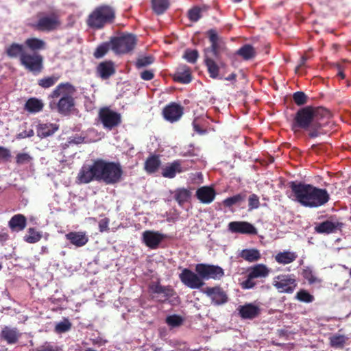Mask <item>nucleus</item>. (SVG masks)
Listing matches in <instances>:
<instances>
[{"mask_svg": "<svg viewBox=\"0 0 351 351\" xmlns=\"http://www.w3.org/2000/svg\"><path fill=\"white\" fill-rule=\"evenodd\" d=\"M337 69H338V76H339L341 79H344L346 77V75L343 73V69L340 64H337Z\"/></svg>", "mask_w": 351, "mask_h": 351, "instance_id": "58", "label": "nucleus"}, {"mask_svg": "<svg viewBox=\"0 0 351 351\" xmlns=\"http://www.w3.org/2000/svg\"><path fill=\"white\" fill-rule=\"evenodd\" d=\"M306 60H307V58L306 56H303L301 57L300 63L296 68V71H298V69H299L300 68H301L302 66H303L305 64Z\"/></svg>", "mask_w": 351, "mask_h": 351, "instance_id": "59", "label": "nucleus"}, {"mask_svg": "<svg viewBox=\"0 0 351 351\" xmlns=\"http://www.w3.org/2000/svg\"><path fill=\"white\" fill-rule=\"evenodd\" d=\"M191 193L189 190L184 188H180L174 192V199L180 206H182L191 198Z\"/></svg>", "mask_w": 351, "mask_h": 351, "instance_id": "35", "label": "nucleus"}, {"mask_svg": "<svg viewBox=\"0 0 351 351\" xmlns=\"http://www.w3.org/2000/svg\"><path fill=\"white\" fill-rule=\"evenodd\" d=\"M202 292L210 298L212 303L215 306L224 304L228 300L226 292L220 286L206 287Z\"/></svg>", "mask_w": 351, "mask_h": 351, "instance_id": "15", "label": "nucleus"}, {"mask_svg": "<svg viewBox=\"0 0 351 351\" xmlns=\"http://www.w3.org/2000/svg\"><path fill=\"white\" fill-rule=\"evenodd\" d=\"M44 104L41 99L36 97H31L27 100L24 106V110L30 113H37L43 110Z\"/></svg>", "mask_w": 351, "mask_h": 351, "instance_id": "29", "label": "nucleus"}, {"mask_svg": "<svg viewBox=\"0 0 351 351\" xmlns=\"http://www.w3.org/2000/svg\"><path fill=\"white\" fill-rule=\"evenodd\" d=\"M331 114L326 108L311 106H305L298 110L292 122V130L297 132L304 130L311 138L326 134L325 129L329 123Z\"/></svg>", "mask_w": 351, "mask_h": 351, "instance_id": "1", "label": "nucleus"}, {"mask_svg": "<svg viewBox=\"0 0 351 351\" xmlns=\"http://www.w3.org/2000/svg\"><path fill=\"white\" fill-rule=\"evenodd\" d=\"M154 77V74L152 70H145L141 73V77L144 80H151Z\"/></svg>", "mask_w": 351, "mask_h": 351, "instance_id": "55", "label": "nucleus"}, {"mask_svg": "<svg viewBox=\"0 0 351 351\" xmlns=\"http://www.w3.org/2000/svg\"><path fill=\"white\" fill-rule=\"evenodd\" d=\"M308 97L302 91H298L293 93V99L298 106H302L307 102Z\"/></svg>", "mask_w": 351, "mask_h": 351, "instance_id": "47", "label": "nucleus"}, {"mask_svg": "<svg viewBox=\"0 0 351 351\" xmlns=\"http://www.w3.org/2000/svg\"><path fill=\"white\" fill-rule=\"evenodd\" d=\"M237 78V75L234 73H231L228 77H225L224 79L228 81H232L235 80Z\"/></svg>", "mask_w": 351, "mask_h": 351, "instance_id": "61", "label": "nucleus"}, {"mask_svg": "<svg viewBox=\"0 0 351 351\" xmlns=\"http://www.w3.org/2000/svg\"><path fill=\"white\" fill-rule=\"evenodd\" d=\"M182 322L183 320L182 317L176 315H169L166 319L167 324L172 327L180 326L182 324Z\"/></svg>", "mask_w": 351, "mask_h": 351, "instance_id": "49", "label": "nucleus"}, {"mask_svg": "<svg viewBox=\"0 0 351 351\" xmlns=\"http://www.w3.org/2000/svg\"><path fill=\"white\" fill-rule=\"evenodd\" d=\"M43 237L41 232L37 231L35 228H29L27 234L23 237V240L28 243H36Z\"/></svg>", "mask_w": 351, "mask_h": 351, "instance_id": "37", "label": "nucleus"}, {"mask_svg": "<svg viewBox=\"0 0 351 351\" xmlns=\"http://www.w3.org/2000/svg\"><path fill=\"white\" fill-rule=\"evenodd\" d=\"M193 125L194 130L196 131L197 133L201 134L204 133V131L201 129V127L198 124L193 122Z\"/></svg>", "mask_w": 351, "mask_h": 351, "instance_id": "60", "label": "nucleus"}, {"mask_svg": "<svg viewBox=\"0 0 351 351\" xmlns=\"http://www.w3.org/2000/svg\"><path fill=\"white\" fill-rule=\"evenodd\" d=\"M349 275H350V278H351V269H350V271H349Z\"/></svg>", "mask_w": 351, "mask_h": 351, "instance_id": "64", "label": "nucleus"}, {"mask_svg": "<svg viewBox=\"0 0 351 351\" xmlns=\"http://www.w3.org/2000/svg\"><path fill=\"white\" fill-rule=\"evenodd\" d=\"M348 340V337L343 335L335 334L329 338L330 346L334 348L342 349Z\"/></svg>", "mask_w": 351, "mask_h": 351, "instance_id": "38", "label": "nucleus"}, {"mask_svg": "<svg viewBox=\"0 0 351 351\" xmlns=\"http://www.w3.org/2000/svg\"><path fill=\"white\" fill-rule=\"evenodd\" d=\"M109 222L108 218L105 217L99 221V229L101 232H108L109 230Z\"/></svg>", "mask_w": 351, "mask_h": 351, "instance_id": "53", "label": "nucleus"}, {"mask_svg": "<svg viewBox=\"0 0 351 351\" xmlns=\"http://www.w3.org/2000/svg\"><path fill=\"white\" fill-rule=\"evenodd\" d=\"M123 174V170L120 162L97 159L90 165H83L77 178L81 184L96 180L113 185L121 182Z\"/></svg>", "mask_w": 351, "mask_h": 351, "instance_id": "2", "label": "nucleus"}, {"mask_svg": "<svg viewBox=\"0 0 351 351\" xmlns=\"http://www.w3.org/2000/svg\"><path fill=\"white\" fill-rule=\"evenodd\" d=\"M34 134L33 130H29V131H23L19 134V138H24L26 137H32Z\"/></svg>", "mask_w": 351, "mask_h": 351, "instance_id": "57", "label": "nucleus"}, {"mask_svg": "<svg viewBox=\"0 0 351 351\" xmlns=\"http://www.w3.org/2000/svg\"><path fill=\"white\" fill-rule=\"evenodd\" d=\"M116 72L114 62L112 60L103 61L97 66L96 74L102 80H108Z\"/></svg>", "mask_w": 351, "mask_h": 351, "instance_id": "18", "label": "nucleus"}, {"mask_svg": "<svg viewBox=\"0 0 351 351\" xmlns=\"http://www.w3.org/2000/svg\"><path fill=\"white\" fill-rule=\"evenodd\" d=\"M5 53L10 58H19L21 65L34 75H38L44 69V57L40 53H29L24 44L12 43L5 47Z\"/></svg>", "mask_w": 351, "mask_h": 351, "instance_id": "6", "label": "nucleus"}, {"mask_svg": "<svg viewBox=\"0 0 351 351\" xmlns=\"http://www.w3.org/2000/svg\"><path fill=\"white\" fill-rule=\"evenodd\" d=\"M111 48L110 41L109 43H103L99 45L93 53V56L95 58L99 59L103 58Z\"/></svg>", "mask_w": 351, "mask_h": 351, "instance_id": "41", "label": "nucleus"}, {"mask_svg": "<svg viewBox=\"0 0 351 351\" xmlns=\"http://www.w3.org/2000/svg\"><path fill=\"white\" fill-rule=\"evenodd\" d=\"M181 161L179 160H174L173 162L166 165L162 168V176L167 178H173L177 173L183 172Z\"/></svg>", "mask_w": 351, "mask_h": 351, "instance_id": "25", "label": "nucleus"}, {"mask_svg": "<svg viewBox=\"0 0 351 351\" xmlns=\"http://www.w3.org/2000/svg\"><path fill=\"white\" fill-rule=\"evenodd\" d=\"M247 197L246 192H241L232 197H229L223 200L222 204L226 208H231L234 205H240L245 202Z\"/></svg>", "mask_w": 351, "mask_h": 351, "instance_id": "32", "label": "nucleus"}, {"mask_svg": "<svg viewBox=\"0 0 351 351\" xmlns=\"http://www.w3.org/2000/svg\"><path fill=\"white\" fill-rule=\"evenodd\" d=\"M10 158V151L4 147L0 146V160L8 161Z\"/></svg>", "mask_w": 351, "mask_h": 351, "instance_id": "54", "label": "nucleus"}, {"mask_svg": "<svg viewBox=\"0 0 351 351\" xmlns=\"http://www.w3.org/2000/svg\"><path fill=\"white\" fill-rule=\"evenodd\" d=\"M165 235L155 231L146 230L143 233V241L148 247L155 250L165 239Z\"/></svg>", "mask_w": 351, "mask_h": 351, "instance_id": "17", "label": "nucleus"}, {"mask_svg": "<svg viewBox=\"0 0 351 351\" xmlns=\"http://www.w3.org/2000/svg\"><path fill=\"white\" fill-rule=\"evenodd\" d=\"M1 339L5 341L8 344L16 343L21 335L17 328H11L8 326H5L0 334Z\"/></svg>", "mask_w": 351, "mask_h": 351, "instance_id": "28", "label": "nucleus"}, {"mask_svg": "<svg viewBox=\"0 0 351 351\" xmlns=\"http://www.w3.org/2000/svg\"><path fill=\"white\" fill-rule=\"evenodd\" d=\"M65 237L72 245L77 247L85 245L88 241V237L85 232H70Z\"/></svg>", "mask_w": 351, "mask_h": 351, "instance_id": "24", "label": "nucleus"}, {"mask_svg": "<svg viewBox=\"0 0 351 351\" xmlns=\"http://www.w3.org/2000/svg\"><path fill=\"white\" fill-rule=\"evenodd\" d=\"M32 160V157L26 153H20L16 155V162L19 165H23L29 162Z\"/></svg>", "mask_w": 351, "mask_h": 351, "instance_id": "51", "label": "nucleus"}, {"mask_svg": "<svg viewBox=\"0 0 351 351\" xmlns=\"http://www.w3.org/2000/svg\"><path fill=\"white\" fill-rule=\"evenodd\" d=\"M343 226L341 222L326 220L317 224L315 227V231L319 234H330L341 230Z\"/></svg>", "mask_w": 351, "mask_h": 351, "instance_id": "20", "label": "nucleus"}, {"mask_svg": "<svg viewBox=\"0 0 351 351\" xmlns=\"http://www.w3.org/2000/svg\"><path fill=\"white\" fill-rule=\"evenodd\" d=\"M37 21L30 24L34 29L41 32H51L59 29L62 25L60 16L52 12L49 14L39 13Z\"/></svg>", "mask_w": 351, "mask_h": 351, "instance_id": "9", "label": "nucleus"}, {"mask_svg": "<svg viewBox=\"0 0 351 351\" xmlns=\"http://www.w3.org/2000/svg\"><path fill=\"white\" fill-rule=\"evenodd\" d=\"M295 298L298 300L305 303L313 302L315 299L314 296L305 289H300L298 291Z\"/></svg>", "mask_w": 351, "mask_h": 351, "instance_id": "42", "label": "nucleus"}, {"mask_svg": "<svg viewBox=\"0 0 351 351\" xmlns=\"http://www.w3.org/2000/svg\"><path fill=\"white\" fill-rule=\"evenodd\" d=\"M161 161L159 156L153 155L148 157L145 162V170L149 173H155L159 168Z\"/></svg>", "mask_w": 351, "mask_h": 351, "instance_id": "33", "label": "nucleus"}, {"mask_svg": "<svg viewBox=\"0 0 351 351\" xmlns=\"http://www.w3.org/2000/svg\"><path fill=\"white\" fill-rule=\"evenodd\" d=\"M71 328V324L68 320H66L58 323L56 326V331L59 333H62L69 330Z\"/></svg>", "mask_w": 351, "mask_h": 351, "instance_id": "50", "label": "nucleus"}, {"mask_svg": "<svg viewBox=\"0 0 351 351\" xmlns=\"http://www.w3.org/2000/svg\"><path fill=\"white\" fill-rule=\"evenodd\" d=\"M76 88L70 82L59 84L51 93L49 97H60L58 103L53 104L59 113L69 114L75 106L73 95L76 93Z\"/></svg>", "mask_w": 351, "mask_h": 351, "instance_id": "7", "label": "nucleus"}, {"mask_svg": "<svg viewBox=\"0 0 351 351\" xmlns=\"http://www.w3.org/2000/svg\"><path fill=\"white\" fill-rule=\"evenodd\" d=\"M184 114V107L176 102H171L164 107L162 114L163 118L170 122L178 121Z\"/></svg>", "mask_w": 351, "mask_h": 351, "instance_id": "14", "label": "nucleus"}, {"mask_svg": "<svg viewBox=\"0 0 351 351\" xmlns=\"http://www.w3.org/2000/svg\"><path fill=\"white\" fill-rule=\"evenodd\" d=\"M169 6V0H152V9L158 15L163 14Z\"/></svg>", "mask_w": 351, "mask_h": 351, "instance_id": "39", "label": "nucleus"}, {"mask_svg": "<svg viewBox=\"0 0 351 351\" xmlns=\"http://www.w3.org/2000/svg\"><path fill=\"white\" fill-rule=\"evenodd\" d=\"M58 80L59 77L58 76H48L38 80V84L43 88H48L55 85Z\"/></svg>", "mask_w": 351, "mask_h": 351, "instance_id": "40", "label": "nucleus"}, {"mask_svg": "<svg viewBox=\"0 0 351 351\" xmlns=\"http://www.w3.org/2000/svg\"><path fill=\"white\" fill-rule=\"evenodd\" d=\"M302 276L308 282L310 285L321 282V280L315 275L313 270L309 267H306V269H303Z\"/></svg>", "mask_w": 351, "mask_h": 351, "instance_id": "44", "label": "nucleus"}, {"mask_svg": "<svg viewBox=\"0 0 351 351\" xmlns=\"http://www.w3.org/2000/svg\"><path fill=\"white\" fill-rule=\"evenodd\" d=\"M240 256L248 262H255L258 261L261 256L257 249H245L240 254Z\"/></svg>", "mask_w": 351, "mask_h": 351, "instance_id": "36", "label": "nucleus"}, {"mask_svg": "<svg viewBox=\"0 0 351 351\" xmlns=\"http://www.w3.org/2000/svg\"><path fill=\"white\" fill-rule=\"evenodd\" d=\"M236 54L244 60H250L256 57V51L252 45L245 44L237 51Z\"/></svg>", "mask_w": 351, "mask_h": 351, "instance_id": "30", "label": "nucleus"}, {"mask_svg": "<svg viewBox=\"0 0 351 351\" xmlns=\"http://www.w3.org/2000/svg\"><path fill=\"white\" fill-rule=\"evenodd\" d=\"M115 19L114 10L106 5L97 7L88 16L87 25L94 29H100L106 25L114 22Z\"/></svg>", "mask_w": 351, "mask_h": 351, "instance_id": "8", "label": "nucleus"}, {"mask_svg": "<svg viewBox=\"0 0 351 351\" xmlns=\"http://www.w3.org/2000/svg\"><path fill=\"white\" fill-rule=\"evenodd\" d=\"M316 146H317L316 145H312V147H311V148H312L313 149H314L316 147Z\"/></svg>", "mask_w": 351, "mask_h": 351, "instance_id": "62", "label": "nucleus"}, {"mask_svg": "<svg viewBox=\"0 0 351 351\" xmlns=\"http://www.w3.org/2000/svg\"><path fill=\"white\" fill-rule=\"evenodd\" d=\"M274 286L280 293H292L297 287L293 275L281 274L274 278Z\"/></svg>", "mask_w": 351, "mask_h": 351, "instance_id": "13", "label": "nucleus"}, {"mask_svg": "<svg viewBox=\"0 0 351 351\" xmlns=\"http://www.w3.org/2000/svg\"><path fill=\"white\" fill-rule=\"evenodd\" d=\"M10 238L8 230L5 228L0 230V243H3L8 241Z\"/></svg>", "mask_w": 351, "mask_h": 351, "instance_id": "56", "label": "nucleus"}, {"mask_svg": "<svg viewBox=\"0 0 351 351\" xmlns=\"http://www.w3.org/2000/svg\"><path fill=\"white\" fill-rule=\"evenodd\" d=\"M173 80L181 84H189L192 80L190 68L184 65L178 69L173 75Z\"/></svg>", "mask_w": 351, "mask_h": 351, "instance_id": "27", "label": "nucleus"}, {"mask_svg": "<svg viewBox=\"0 0 351 351\" xmlns=\"http://www.w3.org/2000/svg\"><path fill=\"white\" fill-rule=\"evenodd\" d=\"M239 315L243 319H252L259 315L261 308L252 303L241 305L238 307Z\"/></svg>", "mask_w": 351, "mask_h": 351, "instance_id": "21", "label": "nucleus"}, {"mask_svg": "<svg viewBox=\"0 0 351 351\" xmlns=\"http://www.w3.org/2000/svg\"><path fill=\"white\" fill-rule=\"evenodd\" d=\"M149 289L152 293L162 295L165 300L169 299L176 294L175 290L171 286H162L159 282L150 284Z\"/></svg>", "mask_w": 351, "mask_h": 351, "instance_id": "22", "label": "nucleus"}, {"mask_svg": "<svg viewBox=\"0 0 351 351\" xmlns=\"http://www.w3.org/2000/svg\"><path fill=\"white\" fill-rule=\"evenodd\" d=\"M269 274V270L263 264H257L248 269V274L245 280L241 283V287L244 289L254 288L256 282V278H266Z\"/></svg>", "mask_w": 351, "mask_h": 351, "instance_id": "11", "label": "nucleus"}, {"mask_svg": "<svg viewBox=\"0 0 351 351\" xmlns=\"http://www.w3.org/2000/svg\"><path fill=\"white\" fill-rule=\"evenodd\" d=\"M136 38L132 34H121L110 38L112 50L116 53H128L132 51L136 45Z\"/></svg>", "mask_w": 351, "mask_h": 351, "instance_id": "10", "label": "nucleus"}, {"mask_svg": "<svg viewBox=\"0 0 351 351\" xmlns=\"http://www.w3.org/2000/svg\"><path fill=\"white\" fill-rule=\"evenodd\" d=\"M228 230L232 233L256 235L257 229L247 221H231L228 223Z\"/></svg>", "mask_w": 351, "mask_h": 351, "instance_id": "16", "label": "nucleus"}, {"mask_svg": "<svg viewBox=\"0 0 351 351\" xmlns=\"http://www.w3.org/2000/svg\"><path fill=\"white\" fill-rule=\"evenodd\" d=\"M58 126L53 123H40L38 126L37 134L40 138H46L54 134Z\"/></svg>", "mask_w": 351, "mask_h": 351, "instance_id": "31", "label": "nucleus"}, {"mask_svg": "<svg viewBox=\"0 0 351 351\" xmlns=\"http://www.w3.org/2000/svg\"><path fill=\"white\" fill-rule=\"evenodd\" d=\"M154 62V58L152 56H141L136 60L135 65L138 69H140L147 66L152 64Z\"/></svg>", "mask_w": 351, "mask_h": 351, "instance_id": "46", "label": "nucleus"}, {"mask_svg": "<svg viewBox=\"0 0 351 351\" xmlns=\"http://www.w3.org/2000/svg\"><path fill=\"white\" fill-rule=\"evenodd\" d=\"M36 351H58V348L51 345L50 343L45 342L43 345L39 346Z\"/></svg>", "mask_w": 351, "mask_h": 351, "instance_id": "52", "label": "nucleus"}, {"mask_svg": "<svg viewBox=\"0 0 351 351\" xmlns=\"http://www.w3.org/2000/svg\"><path fill=\"white\" fill-rule=\"evenodd\" d=\"M216 194V191L213 187L203 186L197 189L195 196L201 203L209 204L213 202Z\"/></svg>", "mask_w": 351, "mask_h": 351, "instance_id": "19", "label": "nucleus"}, {"mask_svg": "<svg viewBox=\"0 0 351 351\" xmlns=\"http://www.w3.org/2000/svg\"><path fill=\"white\" fill-rule=\"evenodd\" d=\"M195 272L189 269L184 268L179 274L180 281L186 287L192 289L202 287L204 280L209 279L219 280L224 276L223 269L215 265L207 263H198L195 267Z\"/></svg>", "mask_w": 351, "mask_h": 351, "instance_id": "4", "label": "nucleus"}, {"mask_svg": "<svg viewBox=\"0 0 351 351\" xmlns=\"http://www.w3.org/2000/svg\"><path fill=\"white\" fill-rule=\"evenodd\" d=\"M260 206L259 197L256 194L252 193L248 197V211L257 209Z\"/></svg>", "mask_w": 351, "mask_h": 351, "instance_id": "48", "label": "nucleus"}, {"mask_svg": "<svg viewBox=\"0 0 351 351\" xmlns=\"http://www.w3.org/2000/svg\"><path fill=\"white\" fill-rule=\"evenodd\" d=\"M27 226V219L22 214H16L11 217L8 221V226L13 232L23 230Z\"/></svg>", "mask_w": 351, "mask_h": 351, "instance_id": "26", "label": "nucleus"}, {"mask_svg": "<svg viewBox=\"0 0 351 351\" xmlns=\"http://www.w3.org/2000/svg\"><path fill=\"white\" fill-rule=\"evenodd\" d=\"M25 48L32 51L30 53H39L38 51H43L47 48V43L37 37H30L24 41Z\"/></svg>", "mask_w": 351, "mask_h": 351, "instance_id": "23", "label": "nucleus"}, {"mask_svg": "<svg viewBox=\"0 0 351 351\" xmlns=\"http://www.w3.org/2000/svg\"><path fill=\"white\" fill-rule=\"evenodd\" d=\"M290 188L295 199L302 206L317 208L326 204L330 199L328 191L309 184L291 182Z\"/></svg>", "mask_w": 351, "mask_h": 351, "instance_id": "5", "label": "nucleus"}, {"mask_svg": "<svg viewBox=\"0 0 351 351\" xmlns=\"http://www.w3.org/2000/svg\"><path fill=\"white\" fill-rule=\"evenodd\" d=\"M49 106H50V108H51V109H53V104H52L51 103H50V105H49Z\"/></svg>", "mask_w": 351, "mask_h": 351, "instance_id": "63", "label": "nucleus"}, {"mask_svg": "<svg viewBox=\"0 0 351 351\" xmlns=\"http://www.w3.org/2000/svg\"><path fill=\"white\" fill-rule=\"evenodd\" d=\"M297 257L295 252L285 251L278 253L275 256V260L280 264L287 265L293 262Z\"/></svg>", "mask_w": 351, "mask_h": 351, "instance_id": "34", "label": "nucleus"}, {"mask_svg": "<svg viewBox=\"0 0 351 351\" xmlns=\"http://www.w3.org/2000/svg\"><path fill=\"white\" fill-rule=\"evenodd\" d=\"M98 117L104 128L112 130L121 123V114L113 111L109 107L100 108Z\"/></svg>", "mask_w": 351, "mask_h": 351, "instance_id": "12", "label": "nucleus"}, {"mask_svg": "<svg viewBox=\"0 0 351 351\" xmlns=\"http://www.w3.org/2000/svg\"><path fill=\"white\" fill-rule=\"evenodd\" d=\"M202 9L198 6H195L188 11V18L192 22H197L199 20L202 15Z\"/></svg>", "mask_w": 351, "mask_h": 351, "instance_id": "45", "label": "nucleus"}, {"mask_svg": "<svg viewBox=\"0 0 351 351\" xmlns=\"http://www.w3.org/2000/svg\"><path fill=\"white\" fill-rule=\"evenodd\" d=\"M199 52L197 49H186L182 56V58L185 59L188 62L195 64L198 58Z\"/></svg>", "mask_w": 351, "mask_h": 351, "instance_id": "43", "label": "nucleus"}, {"mask_svg": "<svg viewBox=\"0 0 351 351\" xmlns=\"http://www.w3.org/2000/svg\"><path fill=\"white\" fill-rule=\"evenodd\" d=\"M206 35L210 45L203 51L204 62L210 78L222 79V77H219V69L226 66V64L221 61V58L228 50L226 43L214 29L208 30Z\"/></svg>", "mask_w": 351, "mask_h": 351, "instance_id": "3", "label": "nucleus"}]
</instances>
